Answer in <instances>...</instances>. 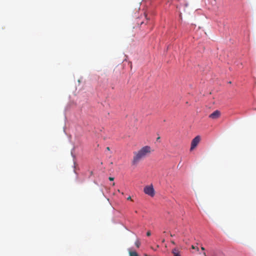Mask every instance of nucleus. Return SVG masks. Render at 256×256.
<instances>
[{
    "label": "nucleus",
    "instance_id": "1",
    "mask_svg": "<svg viewBox=\"0 0 256 256\" xmlns=\"http://www.w3.org/2000/svg\"><path fill=\"white\" fill-rule=\"evenodd\" d=\"M151 153V148L150 146H144L140 149L138 151L133 152V159L132 160V165L136 166L140 160L144 158Z\"/></svg>",
    "mask_w": 256,
    "mask_h": 256
},
{
    "label": "nucleus",
    "instance_id": "2",
    "mask_svg": "<svg viewBox=\"0 0 256 256\" xmlns=\"http://www.w3.org/2000/svg\"><path fill=\"white\" fill-rule=\"evenodd\" d=\"M144 192L145 194H147L148 196H150L151 197H153L154 196V189L152 184L144 186Z\"/></svg>",
    "mask_w": 256,
    "mask_h": 256
},
{
    "label": "nucleus",
    "instance_id": "3",
    "mask_svg": "<svg viewBox=\"0 0 256 256\" xmlns=\"http://www.w3.org/2000/svg\"><path fill=\"white\" fill-rule=\"evenodd\" d=\"M200 136H195L194 138L192 139V144H190V150L192 151L194 149L197 145L200 142Z\"/></svg>",
    "mask_w": 256,
    "mask_h": 256
},
{
    "label": "nucleus",
    "instance_id": "4",
    "mask_svg": "<svg viewBox=\"0 0 256 256\" xmlns=\"http://www.w3.org/2000/svg\"><path fill=\"white\" fill-rule=\"evenodd\" d=\"M220 116V112L219 110H217L213 112V113L211 114L209 116V118H211L213 120H216Z\"/></svg>",
    "mask_w": 256,
    "mask_h": 256
},
{
    "label": "nucleus",
    "instance_id": "5",
    "mask_svg": "<svg viewBox=\"0 0 256 256\" xmlns=\"http://www.w3.org/2000/svg\"><path fill=\"white\" fill-rule=\"evenodd\" d=\"M172 252L174 256H180V252H178L177 248L172 250Z\"/></svg>",
    "mask_w": 256,
    "mask_h": 256
},
{
    "label": "nucleus",
    "instance_id": "6",
    "mask_svg": "<svg viewBox=\"0 0 256 256\" xmlns=\"http://www.w3.org/2000/svg\"><path fill=\"white\" fill-rule=\"evenodd\" d=\"M128 252H129V256H138L136 252L132 251L130 249L128 250Z\"/></svg>",
    "mask_w": 256,
    "mask_h": 256
},
{
    "label": "nucleus",
    "instance_id": "7",
    "mask_svg": "<svg viewBox=\"0 0 256 256\" xmlns=\"http://www.w3.org/2000/svg\"><path fill=\"white\" fill-rule=\"evenodd\" d=\"M135 245L136 247H137L138 248H140V242L139 240H137L136 241Z\"/></svg>",
    "mask_w": 256,
    "mask_h": 256
},
{
    "label": "nucleus",
    "instance_id": "8",
    "mask_svg": "<svg viewBox=\"0 0 256 256\" xmlns=\"http://www.w3.org/2000/svg\"><path fill=\"white\" fill-rule=\"evenodd\" d=\"M146 236H150V231H148V232H146Z\"/></svg>",
    "mask_w": 256,
    "mask_h": 256
},
{
    "label": "nucleus",
    "instance_id": "9",
    "mask_svg": "<svg viewBox=\"0 0 256 256\" xmlns=\"http://www.w3.org/2000/svg\"><path fill=\"white\" fill-rule=\"evenodd\" d=\"M192 249L196 248V250H198V248L197 247H195V246H193V245L192 246Z\"/></svg>",
    "mask_w": 256,
    "mask_h": 256
},
{
    "label": "nucleus",
    "instance_id": "10",
    "mask_svg": "<svg viewBox=\"0 0 256 256\" xmlns=\"http://www.w3.org/2000/svg\"><path fill=\"white\" fill-rule=\"evenodd\" d=\"M108 180L110 181H113L114 178L112 177H109Z\"/></svg>",
    "mask_w": 256,
    "mask_h": 256
},
{
    "label": "nucleus",
    "instance_id": "11",
    "mask_svg": "<svg viewBox=\"0 0 256 256\" xmlns=\"http://www.w3.org/2000/svg\"><path fill=\"white\" fill-rule=\"evenodd\" d=\"M128 200H131L132 199H130V196H128V198H127Z\"/></svg>",
    "mask_w": 256,
    "mask_h": 256
},
{
    "label": "nucleus",
    "instance_id": "12",
    "mask_svg": "<svg viewBox=\"0 0 256 256\" xmlns=\"http://www.w3.org/2000/svg\"><path fill=\"white\" fill-rule=\"evenodd\" d=\"M171 242L173 244H176L174 241H172Z\"/></svg>",
    "mask_w": 256,
    "mask_h": 256
},
{
    "label": "nucleus",
    "instance_id": "13",
    "mask_svg": "<svg viewBox=\"0 0 256 256\" xmlns=\"http://www.w3.org/2000/svg\"><path fill=\"white\" fill-rule=\"evenodd\" d=\"M106 149L108 150H110V148L109 147H106Z\"/></svg>",
    "mask_w": 256,
    "mask_h": 256
},
{
    "label": "nucleus",
    "instance_id": "14",
    "mask_svg": "<svg viewBox=\"0 0 256 256\" xmlns=\"http://www.w3.org/2000/svg\"><path fill=\"white\" fill-rule=\"evenodd\" d=\"M201 250H204V248L202 247V248H201Z\"/></svg>",
    "mask_w": 256,
    "mask_h": 256
},
{
    "label": "nucleus",
    "instance_id": "15",
    "mask_svg": "<svg viewBox=\"0 0 256 256\" xmlns=\"http://www.w3.org/2000/svg\"><path fill=\"white\" fill-rule=\"evenodd\" d=\"M90 174H91V176L92 174V172H90Z\"/></svg>",
    "mask_w": 256,
    "mask_h": 256
},
{
    "label": "nucleus",
    "instance_id": "16",
    "mask_svg": "<svg viewBox=\"0 0 256 256\" xmlns=\"http://www.w3.org/2000/svg\"><path fill=\"white\" fill-rule=\"evenodd\" d=\"M160 140V137L157 138V140Z\"/></svg>",
    "mask_w": 256,
    "mask_h": 256
}]
</instances>
